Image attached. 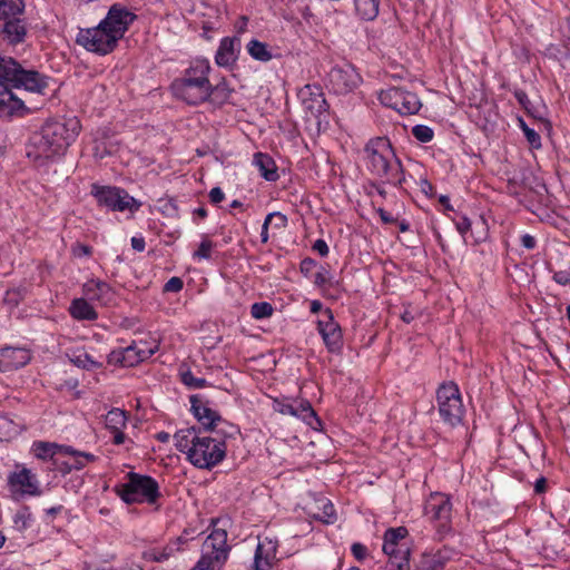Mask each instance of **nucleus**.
<instances>
[{
    "instance_id": "obj_1",
    "label": "nucleus",
    "mask_w": 570,
    "mask_h": 570,
    "mask_svg": "<svg viewBox=\"0 0 570 570\" xmlns=\"http://www.w3.org/2000/svg\"><path fill=\"white\" fill-rule=\"evenodd\" d=\"M80 130V120L76 116L49 120L30 137L27 157L38 166L55 160L65 154Z\"/></svg>"
},
{
    "instance_id": "obj_2",
    "label": "nucleus",
    "mask_w": 570,
    "mask_h": 570,
    "mask_svg": "<svg viewBox=\"0 0 570 570\" xmlns=\"http://www.w3.org/2000/svg\"><path fill=\"white\" fill-rule=\"evenodd\" d=\"M135 19V13L121 4H114L98 26L79 31L77 43L88 51L107 55L117 47Z\"/></svg>"
},
{
    "instance_id": "obj_3",
    "label": "nucleus",
    "mask_w": 570,
    "mask_h": 570,
    "mask_svg": "<svg viewBox=\"0 0 570 570\" xmlns=\"http://www.w3.org/2000/svg\"><path fill=\"white\" fill-rule=\"evenodd\" d=\"M175 446L185 453L187 460L198 469L210 470L226 456V443L218 436L206 435L196 428L177 431L174 434Z\"/></svg>"
},
{
    "instance_id": "obj_4",
    "label": "nucleus",
    "mask_w": 570,
    "mask_h": 570,
    "mask_svg": "<svg viewBox=\"0 0 570 570\" xmlns=\"http://www.w3.org/2000/svg\"><path fill=\"white\" fill-rule=\"evenodd\" d=\"M365 165L370 173L383 181L401 185L403 171L400 160L395 157L391 142L385 137H375L365 145Z\"/></svg>"
},
{
    "instance_id": "obj_5",
    "label": "nucleus",
    "mask_w": 570,
    "mask_h": 570,
    "mask_svg": "<svg viewBox=\"0 0 570 570\" xmlns=\"http://www.w3.org/2000/svg\"><path fill=\"white\" fill-rule=\"evenodd\" d=\"M115 491L128 504H154L160 497L159 485L155 479L135 472L128 473L127 481L117 485Z\"/></svg>"
},
{
    "instance_id": "obj_6",
    "label": "nucleus",
    "mask_w": 570,
    "mask_h": 570,
    "mask_svg": "<svg viewBox=\"0 0 570 570\" xmlns=\"http://www.w3.org/2000/svg\"><path fill=\"white\" fill-rule=\"evenodd\" d=\"M436 403L439 414L444 423L455 426L462 422L465 410L455 383H444L438 389Z\"/></svg>"
},
{
    "instance_id": "obj_7",
    "label": "nucleus",
    "mask_w": 570,
    "mask_h": 570,
    "mask_svg": "<svg viewBox=\"0 0 570 570\" xmlns=\"http://www.w3.org/2000/svg\"><path fill=\"white\" fill-rule=\"evenodd\" d=\"M227 532L224 529H215L205 539L202 549V558L197 562L198 570H220L227 559Z\"/></svg>"
},
{
    "instance_id": "obj_8",
    "label": "nucleus",
    "mask_w": 570,
    "mask_h": 570,
    "mask_svg": "<svg viewBox=\"0 0 570 570\" xmlns=\"http://www.w3.org/2000/svg\"><path fill=\"white\" fill-rule=\"evenodd\" d=\"M22 67L11 57L0 55V107H26L24 101L7 83L14 86Z\"/></svg>"
},
{
    "instance_id": "obj_9",
    "label": "nucleus",
    "mask_w": 570,
    "mask_h": 570,
    "mask_svg": "<svg viewBox=\"0 0 570 570\" xmlns=\"http://www.w3.org/2000/svg\"><path fill=\"white\" fill-rule=\"evenodd\" d=\"M91 195L96 198L100 206H105L111 210H137L140 204L131 197L125 189L112 186H91Z\"/></svg>"
},
{
    "instance_id": "obj_10",
    "label": "nucleus",
    "mask_w": 570,
    "mask_h": 570,
    "mask_svg": "<svg viewBox=\"0 0 570 570\" xmlns=\"http://www.w3.org/2000/svg\"><path fill=\"white\" fill-rule=\"evenodd\" d=\"M318 333L324 344L332 353L341 351L343 346V336L340 325L334 321L331 309L326 308L317 321Z\"/></svg>"
},
{
    "instance_id": "obj_11",
    "label": "nucleus",
    "mask_w": 570,
    "mask_h": 570,
    "mask_svg": "<svg viewBox=\"0 0 570 570\" xmlns=\"http://www.w3.org/2000/svg\"><path fill=\"white\" fill-rule=\"evenodd\" d=\"M277 541L268 535H259L255 551L254 569L272 570L277 563Z\"/></svg>"
},
{
    "instance_id": "obj_12",
    "label": "nucleus",
    "mask_w": 570,
    "mask_h": 570,
    "mask_svg": "<svg viewBox=\"0 0 570 570\" xmlns=\"http://www.w3.org/2000/svg\"><path fill=\"white\" fill-rule=\"evenodd\" d=\"M424 512L430 520L438 521L441 527L448 525L452 512L450 498L443 493H432L425 502Z\"/></svg>"
},
{
    "instance_id": "obj_13",
    "label": "nucleus",
    "mask_w": 570,
    "mask_h": 570,
    "mask_svg": "<svg viewBox=\"0 0 570 570\" xmlns=\"http://www.w3.org/2000/svg\"><path fill=\"white\" fill-rule=\"evenodd\" d=\"M190 404L194 416L206 431L215 432L219 425L225 424L219 413L198 395L190 396Z\"/></svg>"
},
{
    "instance_id": "obj_14",
    "label": "nucleus",
    "mask_w": 570,
    "mask_h": 570,
    "mask_svg": "<svg viewBox=\"0 0 570 570\" xmlns=\"http://www.w3.org/2000/svg\"><path fill=\"white\" fill-rule=\"evenodd\" d=\"M360 76L351 66L335 67L330 72V82L334 91L344 94L357 86Z\"/></svg>"
},
{
    "instance_id": "obj_15",
    "label": "nucleus",
    "mask_w": 570,
    "mask_h": 570,
    "mask_svg": "<svg viewBox=\"0 0 570 570\" xmlns=\"http://www.w3.org/2000/svg\"><path fill=\"white\" fill-rule=\"evenodd\" d=\"M9 484L14 492L28 495H39L38 480L27 468L22 466L9 476Z\"/></svg>"
},
{
    "instance_id": "obj_16",
    "label": "nucleus",
    "mask_w": 570,
    "mask_h": 570,
    "mask_svg": "<svg viewBox=\"0 0 570 570\" xmlns=\"http://www.w3.org/2000/svg\"><path fill=\"white\" fill-rule=\"evenodd\" d=\"M379 99L383 107H422L416 95L400 88L382 90Z\"/></svg>"
},
{
    "instance_id": "obj_17",
    "label": "nucleus",
    "mask_w": 570,
    "mask_h": 570,
    "mask_svg": "<svg viewBox=\"0 0 570 570\" xmlns=\"http://www.w3.org/2000/svg\"><path fill=\"white\" fill-rule=\"evenodd\" d=\"M209 89L210 88L208 87H203L195 83L190 85L180 81H175L173 83L174 95L188 105H199L207 101Z\"/></svg>"
},
{
    "instance_id": "obj_18",
    "label": "nucleus",
    "mask_w": 570,
    "mask_h": 570,
    "mask_svg": "<svg viewBox=\"0 0 570 570\" xmlns=\"http://www.w3.org/2000/svg\"><path fill=\"white\" fill-rule=\"evenodd\" d=\"M31 360L30 351L23 347L0 348L1 372L14 371L27 365Z\"/></svg>"
},
{
    "instance_id": "obj_19",
    "label": "nucleus",
    "mask_w": 570,
    "mask_h": 570,
    "mask_svg": "<svg viewBox=\"0 0 570 570\" xmlns=\"http://www.w3.org/2000/svg\"><path fill=\"white\" fill-rule=\"evenodd\" d=\"M19 77L13 86L14 89H23L29 92L45 94V90L49 88V78L39 73L35 70H22L19 72Z\"/></svg>"
},
{
    "instance_id": "obj_20",
    "label": "nucleus",
    "mask_w": 570,
    "mask_h": 570,
    "mask_svg": "<svg viewBox=\"0 0 570 570\" xmlns=\"http://www.w3.org/2000/svg\"><path fill=\"white\" fill-rule=\"evenodd\" d=\"M82 293L89 302L108 305L112 302L115 293L109 284L100 279H89L82 286Z\"/></svg>"
},
{
    "instance_id": "obj_21",
    "label": "nucleus",
    "mask_w": 570,
    "mask_h": 570,
    "mask_svg": "<svg viewBox=\"0 0 570 570\" xmlns=\"http://www.w3.org/2000/svg\"><path fill=\"white\" fill-rule=\"evenodd\" d=\"M239 49L240 39L238 37L223 38L215 55V62L219 67L232 68L237 61Z\"/></svg>"
},
{
    "instance_id": "obj_22",
    "label": "nucleus",
    "mask_w": 570,
    "mask_h": 570,
    "mask_svg": "<svg viewBox=\"0 0 570 570\" xmlns=\"http://www.w3.org/2000/svg\"><path fill=\"white\" fill-rule=\"evenodd\" d=\"M210 70V66L208 60L206 59H197L191 66L186 70L185 76L179 79L180 82L186 83H195L203 87L210 88V83L208 80V73Z\"/></svg>"
},
{
    "instance_id": "obj_23",
    "label": "nucleus",
    "mask_w": 570,
    "mask_h": 570,
    "mask_svg": "<svg viewBox=\"0 0 570 570\" xmlns=\"http://www.w3.org/2000/svg\"><path fill=\"white\" fill-rule=\"evenodd\" d=\"M407 535L404 527L391 528L384 534L383 551L389 557L401 556L400 548H409L403 541Z\"/></svg>"
},
{
    "instance_id": "obj_24",
    "label": "nucleus",
    "mask_w": 570,
    "mask_h": 570,
    "mask_svg": "<svg viewBox=\"0 0 570 570\" xmlns=\"http://www.w3.org/2000/svg\"><path fill=\"white\" fill-rule=\"evenodd\" d=\"M0 31L6 41L10 45H17L24 41L27 36V24L21 17L0 24Z\"/></svg>"
},
{
    "instance_id": "obj_25",
    "label": "nucleus",
    "mask_w": 570,
    "mask_h": 570,
    "mask_svg": "<svg viewBox=\"0 0 570 570\" xmlns=\"http://www.w3.org/2000/svg\"><path fill=\"white\" fill-rule=\"evenodd\" d=\"M189 532L187 530L184 533L176 538L174 541L169 542L166 547L161 549H154L150 551V557L154 561L163 562L174 557L177 552L183 550V546L187 543Z\"/></svg>"
},
{
    "instance_id": "obj_26",
    "label": "nucleus",
    "mask_w": 570,
    "mask_h": 570,
    "mask_svg": "<svg viewBox=\"0 0 570 570\" xmlns=\"http://www.w3.org/2000/svg\"><path fill=\"white\" fill-rule=\"evenodd\" d=\"M108 362L110 364H120L122 366H135L136 364L142 362L139 354L137 353V347L134 344L127 346L126 348H119L112 351L108 355Z\"/></svg>"
},
{
    "instance_id": "obj_27",
    "label": "nucleus",
    "mask_w": 570,
    "mask_h": 570,
    "mask_svg": "<svg viewBox=\"0 0 570 570\" xmlns=\"http://www.w3.org/2000/svg\"><path fill=\"white\" fill-rule=\"evenodd\" d=\"M297 98L303 107H323L326 104L322 89L314 85L301 88Z\"/></svg>"
},
{
    "instance_id": "obj_28",
    "label": "nucleus",
    "mask_w": 570,
    "mask_h": 570,
    "mask_svg": "<svg viewBox=\"0 0 570 570\" xmlns=\"http://www.w3.org/2000/svg\"><path fill=\"white\" fill-rule=\"evenodd\" d=\"M69 313L78 321H96L98 318V313L87 298L72 299Z\"/></svg>"
},
{
    "instance_id": "obj_29",
    "label": "nucleus",
    "mask_w": 570,
    "mask_h": 570,
    "mask_svg": "<svg viewBox=\"0 0 570 570\" xmlns=\"http://www.w3.org/2000/svg\"><path fill=\"white\" fill-rule=\"evenodd\" d=\"M550 130V121L547 118H540L539 121H535V127L531 126L530 128H524V136L532 148L540 149L542 146L540 134H549Z\"/></svg>"
},
{
    "instance_id": "obj_30",
    "label": "nucleus",
    "mask_w": 570,
    "mask_h": 570,
    "mask_svg": "<svg viewBox=\"0 0 570 570\" xmlns=\"http://www.w3.org/2000/svg\"><path fill=\"white\" fill-rule=\"evenodd\" d=\"M254 164L258 167L261 175L268 181L278 179L275 161L266 154L257 153L254 156Z\"/></svg>"
},
{
    "instance_id": "obj_31",
    "label": "nucleus",
    "mask_w": 570,
    "mask_h": 570,
    "mask_svg": "<svg viewBox=\"0 0 570 570\" xmlns=\"http://www.w3.org/2000/svg\"><path fill=\"white\" fill-rule=\"evenodd\" d=\"M23 9L22 0H0V24L21 17Z\"/></svg>"
},
{
    "instance_id": "obj_32",
    "label": "nucleus",
    "mask_w": 570,
    "mask_h": 570,
    "mask_svg": "<svg viewBox=\"0 0 570 570\" xmlns=\"http://www.w3.org/2000/svg\"><path fill=\"white\" fill-rule=\"evenodd\" d=\"M356 14L365 21L374 20L380 11L381 0H353Z\"/></svg>"
},
{
    "instance_id": "obj_33",
    "label": "nucleus",
    "mask_w": 570,
    "mask_h": 570,
    "mask_svg": "<svg viewBox=\"0 0 570 570\" xmlns=\"http://www.w3.org/2000/svg\"><path fill=\"white\" fill-rule=\"evenodd\" d=\"M233 90L228 87L225 80L217 83L214 88L210 87L207 101L214 105L232 104L230 96Z\"/></svg>"
},
{
    "instance_id": "obj_34",
    "label": "nucleus",
    "mask_w": 570,
    "mask_h": 570,
    "mask_svg": "<svg viewBox=\"0 0 570 570\" xmlns=\"http://www.w3.org/2000/svg\"><path fill=\"white\" fill-rule=\"evenodd\" d=\"M66 446H59L56 443L49 442H35L32 445V451L35 455L41 460L53 459V456L58 453L63 454V449Z\"/></svg>"
},
{
    "instance_id": "obj_35",
    "label": "nucleus",
    "mask_w": 570,
    "mask_h": 570,
    "mask_svg": "<svg viewBox=\"0 0 570 570\" xmlns=\"http://www.w3.org/2000/svg\"><path fill=\"white\" fill-rule=\"evenodd\" d=\"M293 416L298 417L314 428V422L318 423L316 414L307 401L294 402Z\"/></svg>"
},
{
    "instance_id": "obj_36",
    "label": "nucleus",
    "mask_w": 570,
    "mask_h": 570,
    "mask_svg": "<svg viewBox=\"0 0 570 570\" xmlns=\"http://www.w3.org/2000/svg\"><path fill=\"white\" fill-rule=\"evenodd\" d=\"M105 425L110 431L124 430L127 425L126 412L120 409L110 410L105 416Z\"/></svg>"
},
{
    "instance_id": "obj_37",
    "label": "nucleus",
    "mask_w": 570,
    "mask_h": 570,
    "mask_svg": "<svg viewBox=\"0 0 570 570\" xmlns=\"http://www.w3.org/2000/svg\"><path fill=\"white\" fill-rule=\"evenodd\" d=\"M478 117H476V124L484 130V131H493L494 128L498 125L499 120V114L495 109H476Z\"/></svg>"
},
{
    "instance_id": "obj_38",
    "label": "nucleus",
    "mask_w": 570,
    "mask_h": 570,
    "mask_svg": "<svg viewBox=\"0 0 570 570\" xmlns=\"http://www.w3.org/2000/svg\"><path fill=\"white\" fill-rule=\"evenodd\" d=\"M247 51L255 60L266 62L272 59V53L268 50L267 45L256 39H253L247 43Z\"/></svg>"
},
{
    "instance_id": "obj_39",
    "label": "nucleus",
    "mask_w": 570,
    "mask_h": 570,
    "mask_svg": "<svg viewBox=\"0 0 570 570\" xmlns=\"http://www.w3.org/2000/svg\"><path fill=\"white\" fill-rule=\"evenodd\" d=\"M401 556H394L390 557V561L386 564V570H409V556H410V549L409 548H400Z\"/></svg>"
},
{
    "instance_id": "obj_40",
    "label": "nucleus",
    "mask_w": 570,
    "mask_h": 570,
    "mask_svg": "<svg viewBox=\"0 0 570 570\" xmlns=\"http://www.w3.org/2000/svg\"><path fill=\"white\" fill-rule=\"evenodd\" d=\"M63 454H69L72 456L73 461L71 462V468L76 470L82 469L87 462L94 461L95 455L86 452H78L72 450L70 446H66L63 449Z\"/></svg>"
},
{
    "instance_id": "obj_41",
    "label": "nucleus",
    "mask_w": 570,
    "mask_h": 570,
    "mask_svg": "<svg viewBox=\"0 0 570 570\" xmlns=\"http://www.w3.org/2000/svg\"><path fill=\"white\" fill-rule=\"evenodd\" d=\"M134 343L137 347V353L139 354L142 362L151 357L158 350V343L156 341H139Z\"/></svg>"
},
{
    "instance_id": "obj_42",
    "label": "nucleus",
    "mask_w": 570,
    "mask_h": 570,
    "mask_svg": "<svg viewBox=\"0 0 570 570\" xmlns=\"http://www.w3.org/2000/svg\"><path fill=\"white\" fill-rule=\"evenodd\" d=\"M17 433V425L7 416L0 415V441L9 440Z\"/></svg>"
},
{
    "instance_id": "obj_43",
    "label": "nucleus",
    "mask_w": 570,
    "mask_h": 570,
    "mask_svg": "<svg viewBox=\"0 0 570 570\" xmlns=\"http://www.w3.org/2000/svg\"><path fill=\"white\" fill-rule=\"evenodd\" d=\"M273 306L267 302L254 303L250 308V314L256 320L269 317L273 314Z\"/></svg>"
},
{
    "instance_id": "obj_44",
    "label": "nucleus",
    "mask_w": 570,
    "mask_h": 570,
    "mask_svg": "<svg viewBox=\"0 0 570 570\" xmlns=\"http://www.w3.org/2000/svg\"><path fill=\"white\" fill-rule=\"evenodd\" d=\"M78 367L94 370L101 367V363L91 358L87 353H80L71 360Z\"/></svg>"
},
{
    "instance_id": "obj_45",
    "label": "nucleus",
    "mask_w": 570,
    "mask_h": 570,
    "mask_svg": "<svg viewBox=\"0 0 570 570\" xmlns=\"http://www.w3.org/2000/svg\"><path fill=\"white\" fill-rule=\"evenodd\" d=\"M412 135L421 142H429L433 139V130L424 125L414 126Z\"/></svg>"
},
{
    "instance_id": "obj_46",
    "label": "nucleus",
    "mask_w": 570,
    "mask_h": 570,
    "mask_svg": "<svg viewBox=\"0 0 570 570\" xmlns=\"http://www.w3.org/2000/svg\"><path fill=\"white\" fill-rule=\"evenodd\" d=\"M181 381L185 385L191 389H202L206 386L205 379L195 377L189 371L181 373Z\"/></svg>"
},
{
    "instance_id": "obj_47",
    "label": "nucleus",
    "mask_w": 570,
    "mask_h": 570,
    "mask_svg": "<svg viewBox=\"0 0 570 570\" xmlns=\"http://www.w3.org/2000/svg\"><path fill=\"white\" fill-rule=\"evenodd\" d=\"M323 513L318 514L317 518L325 523H333L335 521V509L328 500L322 501Z\"/></svg>"
},
{
    "instance_id": "obj_48",
    "label": "nucleus",
    "mask_w": 570,
    "mask_h": 570,
    "mask_svg": "<svg viewBox=\"0 0 570 570\" xmlns=\"http://www.w3.org/2000/svg\"><path fill=\"white\" fill-rule=\"evenodd\" d=\"M213 246H214V244L212 240H209L208 238H204L203 242L200 243L198 249L195 250L194 257L198 258V259L210 258V253H212Z\"/></svg>"
},
{
    "instance_id": "obj_49",
    "label": "nucleus",
    "mask_w": 570,
    "mask_h": 570,
    "mask_svg": "<svg viewBox=\"0 0 570 570\" xmlns=\"http://www.w3.org/2000/svg\"><path fill=\"white\" fill-rule=\"evenodd\" d=\"M266 218H267V223L274 224V227L277 229L284 228L287 224L286 216L278 212L268 214L266 216Z\"/></svg>"
},
{
    "instance_id": "obj_50",
    "label": "nucleus",
    "mask_w": 570,
    "mask_h": 570,
    "mask_svg": "<svg viewBox=\"0 0 570 570\" xmlns=\"http://www.w3.org/2000/svg\"><path fill=\"white\" fill-rule=\"evenodd\" d=\"M31 514L27 510H22L16 513L14 523L20 529H26L30 525Z\"/></svg>"
},
{
    "instance_id": "obj_51",
    "label": "nucleus",
    "mask_w": 570,
    "mask_h": 570,
    "mask_svg": "<svg viewBox=\"0 0 570 570\" xmlns=\"http://www.w3.org/2000/svg\"><path fill=\"white\" fill-rule=\"evenodd\" d=\"M422 570H443V563L440 559L428 557L422 561Z\"/></svg>"
},
{
    "instance_id": "obj_52",
    "label": "nucleus",
    "mask_w": 570,
    "mask_h": 570,
    "mask_svg": "<svg viewBox=\"0 0 570 570\" xmlns=\"http://www.w3.org/2000/svg\"><path fill=\"white\" fill-rule=\"evenodd\" d=\"M28 109H0V119L10 121L13 117H23Z\"/></svg>"
},
{
    "instance_id": "obj_53",
    "label": "nucleus",
    "mask_w": 570,
    "mask_h": 570,
    "mask_svg": "<svg viewBox=\"0 0 570 570\" xmlns=\"http://www.w3.org/2000/svg\"><path fill=\"white\" fill-rule=\"evenodd\" d=\"M274 410L281 414L293 416L294 402L293 403H284V402L275 401Z\"/></svg>"
},
{
    "instance_id": "obj_54",
    "label": "nucleus",
    "mask_w": 570,
    "mask_h": 570,
    "mask_svg": "<svg viewBox=\"0 0 570 570\" xmlns=\"http://www.w3.org/2000/svg\"><path fill=\"white\" fill-rule=\"evenodd\" d=\"M92 248L88 245L77 243L72 246V254L77 257L90 256Z\"/></svg>"
},
{
    "instance_id": "obj_55",
    "label": "nucleus",
    "mask_w": 570,
    "mask_h": 570,
    "mask_svg": "<svg viewBox=\"0 0 570 570\" xmlns=\"http://www.w3.org/2000/svg\"><path fill=\"white\" fill-rule=\"evenodd\" d=\"M553 279L560 285L570 284V267L563 271H558L553 274Z\"/></svg>"
},
{
    "instance_id": "obj_56",
    "label": "nucleus",
    "mask_w": 570,
    "mask_h": 570,
    "mask_svg": "<svg viewBox=\"0 0 570 570\" xmlns=\"http://www.w3.org/2000/svg\"><path fill=\"white\" fill-rule=\"evenodd\" d=\"M351 550L355 559L358 561L364 560L367 554V549L362 543H353Z\"/></svg>"
},
{
    "instance_id": "obj_57",
    "label": "nucleus",
    "mask_w": 570,
    "mask_h": 570,
    "mask_svg": "<svg viewBox=\"0 0 570 570\" xmlns=\"http://www.w3.org/2000/svg\"><path fill=\"white\" fill-rule=\"evenodd\" d=\"M458 232L464 236L471 229V220L466 216H462L455 223Z\"/></svg>"
},
{
    "instance_id": "obj_58",
    "label": "nucleus",
    "mask_w": 570,
    "mask_h": 570,
    "mask_svg": "<svg viewBox=\"0 0 570 570\" xmlns=\"http://www.w3.org/2000/svg\"><path fill=\"white\" fill-rule=\"evenodd\" d=\"M183 288V281L179 277H171L165 284L166 292H179Z\"/></svg>"
},
{
    "instance_id": "obj_59",
    "label": "nucleus",
    "mask_w": 570,
    "mask_h": 570,
    "mask_svg": "<svg viewBox=\"0 0 570 570\" xmlns=\"http://www.w3.org/2000/svg\"><path fill=\"white\" fill-rule=\"evenodd\" d=\"M224 197H225V195L219 187H214L209 191V199L213 204H218V203L223 202Z\"/></svg>"
},
{
    "instance_id": "obj_60",
    "label": "nucleus",
    "mask_w": 570,
    "mask_h": 570,
    "mask_svg": "<svg viewBox=\"0 0 570 570\" xmlns=\"http://www.w3.org/2000/svg\"><path fill=\"white\" fill-rule=\"evenodd\" d=\"M521 244L527 249H533L537 245V240L532 235L524 234L521 236Z\"/></svg>"
},
{
    "instance_id": "obj_61",
    "label": "nucleus",
    "mask_w": 570,
    "mask_h": 570,
    "mask_svg": "<svg viewBox=\"0 0 570 570\" xmlns=\"http://www.w3.org/2000/svg\"><path fill=\"white\" fill-rule=\"evenodd\" d=\"M528 110H529L528 119L531 122V125L534 126V127H535V121H539L540 118H547L546 116H543L541 114L540 109H528Z\"/></svg>"
},
{
    "instance_id": "obj_62",
    "label": "nucleus",
    "mask_w": 570,
    "mask_h": 570,
    "mask_svg": "<svg viewBox=\"0 0 570 570\" xmlns=\"http://www.w3.org/2000/svg\"><path fill=\"white\" fill-rule=\"evenodd\" d=\"M313 248L320 253L321 256H326L328 254V246L327 244L325 243V240L323 239H317L314 245H313Z\"/></svg>"
},
{
    "instance_id": "obj_63",
    "label": "nucleus",
    "mask_w": 570,
    "mask_h": 570,
    "mask_svg": "<svg viewBox=\"0 0 570 570\" xmlns=\"http://www.w3.org/2000/svg\"><path fill=\"white\" fill-rule=\"evenodd\" d=\"M421 191L428 196H433L434 188L431 183L426 179H422L420 183Z\"/></svg>"
},
{
    "instance_id": "obj_64",
    "label": "nucleus",
    "mask_w": 570,
    "mask_h": 570,
    "mask_svg": "<svg viewBox=\"0 0 570 570\" xmlns=\"http://www.w3.org/2000/svg\"><path fill=\"white\" fill-rule=\"evenodd\" d=\"M131 246L137 252H142L145 249V240L141 237H132Z\"/></svg>"
}]
</instances>
